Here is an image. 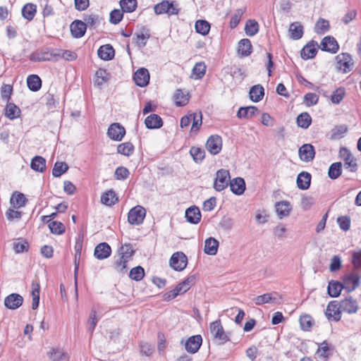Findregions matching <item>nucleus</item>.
<instances>
[{
	"label": "nucleus",
	"instance_id": "obj_1",
	"mask_svg": "<svg viewBox=\"0 0 361 361\" xmlns=\"http://www.w3.org/2000/svg\"><path fill=\"white\" fill-rule=\"evenodd\" d=\"M361 273L351 269V271L346 272L342 277V282L343 283L344 289L350 293L355 290L360 285Z\"/></svg>",
	"mask_w": 361,
	"mask_h": 361
},
{
	"label": "nucleus",
	"instance_id": "obj_2",
	"mask_svg": "<svg viewBox=\"0 0 361 361\" xmlns=\"http://www.w3.org/2000/svg\"><path fill=\"white\" fill-rule=\"evenodd\" d=\"M209 329L216 342L222 345L229 341V336L224 331L220 320H216L210 324Z\"/></svg>",
	"mask_w": 361,
	"mask_h": 361
},
{
	"label": "nucleus",
	"instance_id": "obj_3",
	"mask_svg": "<svg viewBox=\"0 0 361 361\" xmlns=\"http://www.w3.org/2000/svg\"><path fill=\"white\" fill-rule=\"evenodd\" d=\"M230 173L228 170L221 169L216 173V178L214 181V188L221 192L228 187L231 181Z\"/></svg>",
	"mask_w": 361,
	"mask_h": 361
},
{
	"label": "nucleus",
	"instance_id": "obj_4",
	"mask_svg": "<svg viewBox=\"0 0 361 361\" xmlns=\"http://www.w3.org/2000/svg\"><path fill=\"white\" fill-rule=\"evenodd\" d=\"M60 55V51L56 49H47L30 55V59L35 62L48 61L56 60Z\"/></svg>",
	"mask_w": 361,
	"mask_h": 361
},
{
	"label": "nucleus",
	"instance_id": "obj_5",
	"mask_svg": "<svg viewBox=\"0 0 361 361\" xmlns=\"http://www.w3.org/2000/svg\"><path fill=\"white\" fill-rule=\"evenodd\" d=\"M154 12L157 15L168 13L169 16L178 14L179 9L173 2L167 0L156 4L154 7Z\"/></svg>",
	"mask_w": 361,
	"mask_h": 361
},
{
	"label": "nucleus",
	"instance_id": "obj_6",
	"mask_svg": "<svg viewBox=\"0 0 361 361\" xmlns=\"http://www.w3.org/2000/svg\"><path fill=\"white\" fill-rule=\"evenodd\" d=\"M145 215L146 211L145 208L137 205L129 211L128 221L130 224L139 225L143 222Z\"/></svg>",
	"mask_w": 361,
	"mask_h": 361
},
{
	"label": "nucleus",
	"instance_id": "obj_7",
	"mask_svg": "<svg viewBox=\"0 0 361 361\" xmlns=\"http://www.w3.org/2000/svg\"><path fill=\"white\" fill-rule=\"evenodd\" d=\"M187 264V257L182 252L173 253L170 259V266L176 271H183L186 267Z\"/></svg>",
	"mask_w": 361,
	"mask_h": 361
},
{
	"label": "nucleus",
	"instance_id": "obj_8",
	"mask_svg": "<svg viewBox=\"0 0 361 361\" xmlns=\"http://www.w3.org/2000/svg\"><path fill=\"white\" fill-rule=\"evenodd\" d=\"M337 68L343 73H348L353 66L351 56L348 53H341L336 56Z\"/></svg>",
	"mask_w": 361,
	"mask_h": 361
},
{
	"label": "nucleus",
	"instance_id": "obj_9",
	"mask_svg": "<svg viewBox=\"0 0 361 361\" xmlns=\"http://www.w3.org/2000/svg\"><path fill=\"white\" fill-rule=\"evenodd\" d=\"M339 154L344 161L345 169L351 172H355L357 169V164L351 152L347 148H341Z\"/></svg>",
	"mask_w": 361,
	"mask_h": 361
},
{
	"label": "nucleus",
	"instance_id": "obj_10",
	"mask_svg": "<svg viewBox=\"0 0 361 361\" xmlns=\"http://www.w3.org/2000/svg\"><path fill=\"white\" fill-rule=\"evenodd\" d=\"M341 304L337 301H331L327 305L325 314L328 319L338 322L341 319Z\"/></svg>",
	"mask_w": 361,
	"mask_h": 361
},
{
	"label": "nucleus",
	"instance_id": "obj_11",
	"mask_svg": "<svg viewBox=\"0 0 361 361\" xmlns=\"http://www.w3.org/2000/svg\"><path fill=\"white\" fill-rule=\"evenodd\" d=\"M125 134V128L118 123L111 124L107 130V135L109 137L116 141H121Z\"/></svg>",
	"mask_w": 361,
	"mask_h": 361
},
{
	"label": "nucleus",
	"instance_id": "obj_12",
	"mask_svg": "<svg viewBox=\"0 0 361 361\" xmlns=\"http://www.w3.org/2000/svg\"><path fill=\"white\" fill-rule=\"evenodd\" d=\"M207 149L212 154H217L220 152L222 148V140L219 135H211L206 143Z\"/></svg>",
	"mask_w": 361,
	"mask_h": 361
},
{
	"label": "nucleus",
	"instance_id": "obj_13",
	"mask_svg": "<svg viewBox=\"0 0 361 361\" xmlns=\"http://www.w3.org/2000/svg\"><path fill=\"white\" fill-rule=\"evenodd\" d=\"M320 49L322 51L336 54L339 49V45L334 37L326 36L321 42Z\"/></svg>",
	"mask_w": 361,
	"mask_h": 361
},
{
	"label": "nucleus",
	"instance_id": "obj_14",
	"mask_svg": "<svg viewBox=\"0 0 361 361\" xmlns=\"http://www.w3.org/2000/svg\"><path fill=\"white\" fill-rule=\"evenodd\" d=\"M202 343L200 335L192 336L185 342V348L187 352L194 354L198 351Z\"/></svg>",
	"mask_w": 361,
	"mask_h": 361
},
{
	"label": "nucleus",
	"instance_id": "obj_15",
	"mask_svg": "<svg viewBox=\"0 0 361 361\" xmlns=\"http://www.w3.org/2000/svg\"><path fill=\"white\" fill-rule=\"evenodd\" d=\"M135 84L141 87L148 85L149 81V73L147 68H140L135 73L133 76Z\"/></svg>",
	"mask_w": 361,
	"mask_h": 361
},
{
	"label": "nucleus",
	"instance_id": "obj_16",
	"mask_svg": "<svg viewBox=\"0 0 361 361\" xmlns=\"http://www.w3.org/2000/svg\"><path fill=\"white\" fill-rule=\"evenodd\" d=\"M23 298L18 293H11L4 299V305L10 310H16L22 305Z\"/></svg>",
	"mask_w": 361,
	"mask_h": 361
},
{
	"label": "nucleus",
	"instance_id": "obj_17",
	"mask_svg": "<svg viewBox=\"0 0 361 361\" xmlns=\"http://www.w3.org/2000/svg\"><path fill=\"white\" fill-rule=\"evenodd\" d=\"M298 154L302 161L310 162L314 157V148L311 144H305L299 148Z\"/></svg>",
	"mask_w": 361,
	"mask_h": 361
},
{
	"label": "nucleus",
	"instance_id": "obj_18",
	"mask_svg": "<svg viewBox=\"0 0 361 361\" xmlns=\"http://www.w3.org/2000/svg\"><path fill=\"white\" fill-rule=\"evenodd\" d=\"M318 44L314 40L307 43L301 50L300 55L305 60L314 58L317 53Z\"/></svg>",
	"mask_w": 361,
	"mask_h": 361
},
{
	"label": "nucleus",
	"instance_id": "obj_19",
	"mask_svg": "<svg viewBox=\"0 0 361 361\" xmlns=\"http://www.w3.org/2000/svg\"><path fill=\"white\" fill-rule=\"evenodd\" d=\"M340 304L342 312H345L348 314L356 313L359 308L357 300L353 299L352 297L343 299L341 301Z\"/></svg>",
	"mask_w": 361,
	"mask_h": 361
},
{
	"label": "nucleus",
	"instance_id": "obj_20",
	"mask_svg": "<svg viewBox=\"0 0 361 361\" xmlns=\"http://www.w3.org/2000/svg\"><path fill=\"white\" fill-rule=\"evenodd\" d=\"M70 28L71 34L75 38H80L85 33L87 24L82 20H75L71 24Z\"/></svg>",
	"mask_w": 361,
	"mask_h": 361
},
{
	"label": "nucleus",
	"instance_id": "obj_21",
	"mask_svg": "<svg viewBox=\"0 0 361 361\" xmlns=\"http://www.w3.org/2000/svg\"><path fill=\"white\" fill-rule=\"evenodd\" d=\"M111 253V248L106 243L98 244L94 249V255L98 259H104L108 258Z\"/></svg>",
	"mask_w": 361,
	"mask_h": 361
},
{
	"label": "nucleus",
	"instance_id": "obj_22",
	"mask_svg": "<svg viewBox=\"0 0 361 361\" xmlns=\"http://www.w3.org/2000/svg\"><path fill=\"white\" fill-rule=\"evenodd\" d=\"M276 296H279L277 293H265L255 297L253 302L256 305H262L265 303H278L279 300Z\"/></svg>",
	"mask_w": 361,
	"mask_h": 361
},
{
	"label": "nucleus",
	"instance_id": "obj_23",
	"mask_svg": "<svg viewBox=\"0 0 361 361\" xmlns=\"http://www.w3.org/2000/svg\"><path fill=\"white\" fill-rule=\"evenodd\" d=\"M185 218L190 224H198L201 219V213L199 208L193 206L187 209L185 211Z\"/></svg>",
	"mask_w": 361,
	"mask_h": 361
},
{
	"label": "nucleus",
	"instance_id": "obj_24",
	"mask_svg": "<svg viewBox=\"0 0 361 361\" xmlns=\"http://www.w3.org/2000/svg\"><path fill=\"white\" fill-rule=\"evenodd\" d=\"M311 178V175L308 172L300 173L296 180L298 188L302 190L308 189L310 186Z\"/></svg>",
	"mask_w": 361,
	"mask_h": 361
},
{
	"label": "nucleus",
	"instance_id": "obj_25",
	"mask_svg": "<svg viewBox=\"0 0 361 361\" xmlns=\"http://www.w3.org/2000/svg\"><path fill=\"white\" fill-rule=\"evenodd\" d=\"M230 189L235 195H242L245 190V183L242 178H235L230 181Z\"/></svg>",
	"mask_w": 361,
	"mask_h": 361
},
{
	"label": "nucleus",
	"instance_id": "obj_26",
	"mask_svg": "<svg viewBox=\"0 0 361 361\" xmlns=\"http://www.w3.org/2000/svg\"><path fill=\"white\" fill-rule=\"evenodd\" d=\"M98 56L104 61H109L114 56V49L110 44L101 46L97 51Z\"/></svg>",
	"mask_w": 361,
	"mask_h": 361
},
{
	"label": "nucleus",
	"instance_id": "obj_27",
	"mask_svg": "<svg viewBox=\"0 0 361 361\" xmlns=\"http://www.w3.org/2000/svg\"><path fill=\"white\" fill-rule=\"evenodd\" d=\"M145 126L149 129L159 128L163 126L161 118L157 114H150L145 120Z\"/></svg>",
	"mask_w": 361,
	"mask_h": 361
},
{
	"label": "nucleus",
	"instance_id": "obj_28",
	"mask_svg": "<svg viewBox=\"0 0 361 361\" xmlns=\"http://www.w3.org/2000/svg\"><path fill=\"white\" fill-rule=\"evenodd\" d=\"M275 207L279 219L288 216L292 209L291 205L288 201H281L277 202Z\"/></svg>",
	"mask_w": 361,
	"mask_h": 361
},
{
	"label": "nucleus",
	"instance_id": "obj_29",
	"mask_svg": "<svg viewBox=\"0 0 361 361\" xmlns=\"http://www.w3.org/2000/svg\"><path fill=\"white\" fill-rule=\"evenodd\" d=\"M342 289H344L343 282L331 281L329 283L327 291L332 298H336L340 295Z\"/></svg>",
	"mask_w": 361,
	"mask_h": 361
},
{
	"label": "nucleus",
	"instance_id": "obj_30",
	"mask_svg": "<svg viewBox=\"0 0 361 361\" xmlns=\"http://www.w3.org/2000/svg\"><path fill=\"white\" fill-rule=\"evenodd\" d=\"M219 247V241L214 238H209L204 242V251L206 254L209 255H214L216 254Z\"/></svg>",
	"mask_w": 361,
	"mask_h": 361
},
{
	"label": "nucleus",
	"instance_id": "obj_31",
	"mask_svg": "<svg viewBox=\"0 0 361 361\" xmlns=\"http://www.w3.org/2000/svg\"><path fill=\"white\" fill-rule=\"evenodd\" d=\"M26 202L27 199L25 196L19 192H13L10 200V204L16 209L25 206Z\"/></svg>",
	"mask_w": 361,
	"mask_h": 361
},
{
	"label": "nucleus",
	"instance_id": "obj_32",
	"mask_svg": "<svg viewBox=\"0 0 361 361\" xmlns=\"http://www.w3.org/2000/svg\"><path fill=\"white\" fill-rule=\"evenodd\" d=\"M250 98L255 102L261 101L264 94V87L261 85H256L251 87L250 90Z\"/></svg>",
	"mask_w": 361,
	"mask_h": 361
},
{
	"label": "nucleus",
	"instance_id": "obj_33",
	"mask_svg": "<svg viewBox=\"0 0 361 361\" xmlns=\"http://www.w3.org/2000/svg\"><path fill=\"white\" fill-rule=\"evenodd\" d=\"M290 37L293 39H299L303 35V27L298 22H294L289 27Z\"/></svg>",
	"mask_w": 361,
	"mask_h": 361
},
{
	"label": "nucleus",
	"instance_id": "obj_34",
	"mask_svg": "<svg viewBox=\"0 0 361 361\" xmlns=\"http://www.w3.org/2000/svg\"><path fill=\"white\" fill-rule=\"evenodd\" d=\"M252 44L250 39H243L238 42V52L242 56H247L252 52Z\"/></svg>",
	"mask_w": 361,
	"mask_h": 361
},
{
	"label": "nucleus",
	"instance_id": "obj_35",
	"mask_svg": "<svg viewBox=\"0 0 361 361\" xmlns=\"http://www.w3.org/2000/svg\"><path fill=\"white\" fill-rule=\"evenodd\" d=\"M258 109L255 106H250L246 107H240L237 113V116L239 118H250L255 115Z\"/></svg>",
	"mask_w": 361,
	"mask_h": 361
},
{
	"label": "nucleus",
	"instance_id": "obj_36",
	"mask_svg": "<svg viewBox=\"0 0 361 361\" xmlns=\"http://www.w3.org/2000/svg\"><path fill=\"white\" fill-rule=\"evenodd\" d=\"M39 293L40 286L38 282L33 281L32 283V291L31 295L32 297V308L36 310L39 306Z\"/></svg>",
	"mask_w": 361,
	"mask_h": 361
},
{
	"label": "nucleus",
	"instance_id": "obj_37",
	"mask_svg": "<svg viewBox=\"0 0 361 361\" xmlns=\"http://www.w3.org/2000/svg\"><path fill=\"white\" fill-rule=\"evenodd\" d=\"M28 88L33 91H38L42 87V80L37 75H30L27 78Z\"/></svg>",
	"mask_w": 361,
	"mask_h": 361
},
{
	"label": "nucleus",
	"instance_id": "obj_38",
	"mask_svg": "<svg viewBox=\"0 0 361 361\" xmlns=\"http://www.w3.org/2000/svg\"><path fill=\"white\" fill-rule=\"evenodd\" d=\"M118 201V197L113 190L104 192L101 197V202L106 206L114 205Z\"/></svg>",
	"mask_w": 361,
	"mask_h": 361
},
{
	"label": "nucleus",
	"instance_id": "obj_39",
	"mask_svg": "<svg viewBox=\"0 0 361 361\" xmlns=\"http://www.w3.org/2000/svg\"><path fill=\"white\" fill-rule=\"evenodd\" d=\"M149 37L150 35L148 33L147 30L145 31V29H143L140 32L135 34V42L140 48H143L147 44Z\"/></svg>",
	"mask_w": 361,
	"mask_h": 361
},
{
	"label": "nucleus",
	"instance_id": "obj_40",
	"mask_svg": "<svg viewBox=\"0 0 361 361\" xmlns=\"http://www.w3.org/2000/svg\"><path fill=\"white\" fill-rule=\"evenodd\" d=\"M30 166L34 171L43 172L46 169V159L42 157L36 156L32 159Z\"/></svg>",
	"mask_w": 361,
	"mask_h": 361
},
{
	"label": "nucleus",
	"instance_id": "obj_41",
	"mask_svg": "<svg viewBox=\"0 0 361 361\" xmlns=\"http://www.w3.org/2000/svg\"><path fill=\"white\" fill-rule=\"evenodd\" d=\"M5 115L10 120H13L20 116V110L13 103H8L6 106Z\"/></svg>",
	"mask_w": 361,
	"mask_h": 361
},
{
	"label": "nucleus",
	"instance_id": "obj_42",
	"mask_svg": "<svg viewBox=\"0 0 361 361\" xmlns=\"http://www.w3.org/2000/svg\"><path fill=\"white\" fill-rule=\"evenodd\" d=\"M342 173L341 162H335L331 164L329 168L328 176L331 179L338 178Z\"/></svg>",
	"mask_w": 361,
	"mask_h": 361
},
{
	"label": "nucleus",
	"instance_id": "obj_43",
	"mask_svg": "<svg viewBox=\"0 0 361 361\" xmlns=\"http://www.w3.org/2000/svg\"><path fill=\"white\" fill-rule=\"evenodd\" d=\"M296 122L299 127L307 129L312 123V118L308 113L303 112L298 116Z\"/></svg>",
	"mask_w": 361,
	"mask_h": 361
},
{
	"label": "nucleus",
	"instance_id": "obj_44",
	"mask_svg": "<svg viewBox=\"0 0 361 361\" xmlns=\"http://www.w3.org/2000/svg\"><path fill=\"white\" fill-rule=\"evenodd\" d=\"M36 5L33 4H25L22 8L23 16L28 20H32L36 13Z\"/></svg>",
	"mask_w": 361,
	"mask_h": 361
},
{
	"label": "nucleus",
	"instance_id": "obj_45",
	"mask_svg": "<svg viewBox=\"0 0 361 361\" xmlns=\"http://www.w3.org/2000/svg\"><path fill=\"white\" fill-rule=\"evenodd\" d=\"M330 28L329 23L327 20L319 18L314 26V32L319 35H323L328 32Z\"/></svg>",
	"mask_w": 361,
	"mask_h": 361
},
{
	"label": "nucleus",
	"instance_id": "obj_46",
	"mask_svg": "<svg viewBox=\"0 0 361 361\" xmlns=\"http://www.w3.org/2000/svg\"><path fill=\"white\" fill-rule=\"evenodd\" d=\"M245 31L247 36L255 35L259 31V24L255 20H248L246 22Z\"/></svg>",
	"mask_w": 361,
	"mask_h": 361
},
{
	"label": "nucleus",
	"instance_id": "obj_47",
	"mask_svg": "<svg viewBox=\"0 0 361 361\" xmlns=\"http://www.w3.org/2000/svg\"><path fill=\"white\" fill-rule=\"evenodd\" d=\"M176 105L178 106H185L189 100L188 94L184 93L181 90H177L173 96Z\"/></svg>",
	"mask_w": 361,
	"mask_h": 361
},
{
	"label": "nucleus",
	"instance_id": "obj_48",
	"mask_svg": "<svg viewBox=\"0 0 361 361\" xmlns=\"http://www.w3.org/2000/svg\"><path fill=\"white\" fill-rule=\"evenodd\" d=\"M134 152V146L130 142L119 144L117 147V152L124 156L129 157Z\"/></svg>",
	"mask_w": 361,
	"mask_h": 361
},
{
	"label": "nucleus",
	"instance_id": "obj_49",
	"mask_svg": "<svg viewBox=\"0 0 361 361\" xmlns=\"http://www.w3.org/2000/svg\"><path fill=\"white\" fill-rule=\"evenodd\" d=\"M95 75L94 84L98 87H102L109 80V73L105 69L99 68L97 71Z\"/></svg>",
	"mask_w": 361,
	"mask_h": 361
},
{
	"label": "nucleus",
	"instance_id": "obj_50",
	"mask_svg": "<svg viewBox=\"0 0 361 361\" xmlns=\"http://www.w3.org/2000/svg\"><path fill=\"white\" fill-rule=\"evenodd\" d=\"M210 30V24L204 20H198L195 23V30L202 35H207Z\"/></svg>",
	"mask_w": 361,
	"mask_h": 361
},
{
	"label": "nucleus",
	"instance_id": "obj_51",
	"mask_svg": "<svg viewBox=\"0 0 361 361\" xmlns=\"http://www.w3.org/2000/svg\"><path fill=\"white\" fill-rule=\"evenodd\" d=\"M192 127L191 133H196L199 130L202 123V114L201 111L192 114Z\"/></svg>",
	"mask_w": 361,
	"mask_h": 361
},
{
	"label": "nucleus",
	"instance_id": "obj_52",
	"mask_svg": "<svg viewBox=\"0 0 361 361\" xmlns=\"http://www.w3.org/2000/svg\"><path fill=\"white\" fill-rule=\"evenodd\" d=\"M68 169V166L66 162L56 161L52 169V175L54 177H60Z\"/></svg>",
	"mask_w": 361,
	"mask_h": 361
},
{
	"label": "nucleus",
	"instance_id": "obj_53",
	"mask_svg": "<svg viewBox=\"0 0 361 361\" xmlns=\"http://www.w3.org/2000/svg\"><path fill=\"white\" fill-rule=\"evenodd\" d=\"M49 357L53 361H68V356L59 349L53 348L49 353Z\"/></svg>",
	"mask_w": 361,
	"mask_h": 361
},
{
	"label": "nucleus",
	"instance_id": "obj_54",
	"mask_svg": "<svg viewBox=\"0 0 361 361\" xmlns=\"http://www.w3.org/2000/svg\"><path fill=\"white\" fill-rule=\"evenodd\" d=\"M190 154L196 163L201 162L205 157L204 149L197 147H192Z\"/></svg>",
	"mask_w": 361,
	"mask_h": 361
},
{
	"label": "nucleus",
	"instance_id": "obj_55",
	"mask_svg": "<svg viewBox=\"0 0 361 361\" xmlns=\"http://www.w3.org/2000/svg\"><path fill=\"white\" fill-rule=\"evenodd\" d=\"M206 65L203 62L197 63L192 68V75L195 79H201L206 73Z\"/></svg>",
	"mask_w": 361,
	"mask_h": 361
},
{
	"label": "nucleus",
	"instance_id": "obj_56",
	"mask_svg": "<svg viewBox=\"0 0 361 361\" xmlns=\"http://www.w3.org/2000/svg\"><path fill=\"white\" fill-rule=\"evenodd\" d=\"M352 269L361 273V250L354 251L352 253Z\"/></svg>",
	"mask_w": 361,
	"mask_h": 361
},
{
	"label": "nucleus",
	"instance_id": "obj_57",
	"mask_svg": "<svg viewBox=\"0 0 361 361\" xmlns=\"http://www.w3.org/2000/svg\"><path fill=\"white\" fill-rule=\"evenodd\" d=\"M246 11V7H243L237 9L233 15L231 17V21H230V27L231 28H235L240 23V19L243 13Z\"/></svg>",
	"mask_w": 361,
	"mask_h": 361
},
{
	"label": "nucleus",
	"instance_id": "obj_58",
	"mask_svg": "<svg viewBox=\"0 0 361 361\" xmlns=\"http://www.w3.org/2000/svg\"><path fill=\"white\" fill-rule=\"evenodd\" d=\"M145 276V270L140 267L137 266L133 268L129 273V277L136 281H141Z\"/></svg>",
	"mask_w": 361,
	"mask_h": 361
},
{
	"label": "nucleus",
	"instance_id": "obj_59",
	"mask_svg": "<svg viewBox=\"0 0 361 361\" xmlns=\"http://www.w3.org/2000/svg\"><path fill=\"white\" fill-rule=\"evenodd\" d=\"M84 20V23L87 24V27H88L92 29L96 28L99 24V17L96 14L85 16Z\"/></svg>",
	"mask_w": 361,
	"mask_h": 361
},
{
	"label": "nucleus",
	"instance_id": "obj_60",
	"mask_svg": "<svg viewBox=\"0 0 361 361\" xmlns=\"http://www.w3.org/2000/svg\"><path fill=\"white\" fill-rule=\"evenodd\" d=\"M49 228L51 232L56 235H61L65 232V226L60 221H52L49 223Z\"/></svg>",
	"mask_w": 361,
	"mask_h": 361
},
{
	"label": "nucleus",
	"instance_id": "obj_61",
	"mask_svg": "<svg viewBox=\"0 0 361 361\" xmlns=\"http://www.w3.org/2000/svg\"><path fill=\"white\" fill-rule=\"evenodd\" d=\"M120 5L123 11L133 12L137 7V0H121Z\"/></svg>",
	"mask_w": 361,
	"mask_h": 361
},
{
	"label": "nucleus",
	"instance_id": "obj_62",
	"mask_svg": "<svg viewBox=\"0 0 361 361\" xmlns=\"http://www.w3.org/2000/svg\"><path fill=\"white\" fill-rule=\"evenodd\" d=\"M273 233L278 239L283 240L287 237V228L285 225L279 224L273 228Z\"/></svg>",
	"mask_w": 361,
	"mask_h": 361
},
{
	"label": "nucleus",
	"instance_id": "obj_63",
	"mask_svg": "<svg viewBox=\"0 0 361 361\" xmlns=\"http://www.w3.org/2000/svg\"><path fill=\"white\" fill-rule=\"evenodd\" d=\"M345 94V91L344 88H337L335 91L333 92L331 96V102L336 104H339L344 98Z\"/></svg>",
	"mask_w": 361,
	"mask_h": 361
},
{
	"label": "nucleus",
	"instance_id": "obj_64",
	"mask_svg": "<svg viewBox=\"0 0 361 361\" xmlns=\"http://www.w3.org/2000/svg\"><path fill=\"white\" fill-rule=\"evenodd\" d=\"M301 328L304 331H308L314 324L312 317L308 314L301 316L300 318Z\"/></svg>",
	"mask_w": 361,
	"mask_h": 361
}]
</instances>
